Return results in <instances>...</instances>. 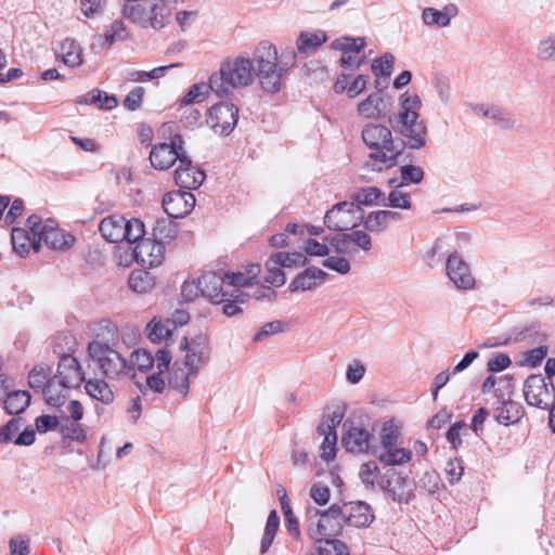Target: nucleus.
Segmentation results:
<instances>
[{
	"label": "nucleus",
	"mask_w": 555,
	"mask_h": 555,
	"mask_svg": "<svg viewBox=\"0 0 555 555\" xmlns=\"http://www.w3.org/2000/svg\"><path fill=\"white\" fill-rule=\"evenodd\" d=\"M90 361L109 379L132 376L135 372L146 375L147 387L163 392L170 387L179 396L190 391L191 380L210 361L211 346L204 333H189L178 343L176 359L168 347L155 351L137 348L131 351L129 362L103 339H93L88 346Z\"/></svg>",
	"instance_id": "f257e3e1"
},
{
	"label": "nucleus",
	"mask_w": 555,
	"mask_h": 555,
	"mask_svg": "<svg viewBox=\"0 0 555 555\" xmlns=\"http://www.w3.org/2000/svg\"><path fill=\"white\" fill-rule=\"evenodd\" d=\"M262 269L258 262L242 263L235 270H229L219 275V291L222 294V312L227 317H235L242 312L240 305L245 304L249 299L246 288L260 284V275Z\"/></svg>",
	"instance_id": "f03ea898"
},
{
	"label": "nucleus",
	"mask_w": 555,
	"mask_h": 555,
	"mask_svg": "<svg viewBox=\"0 0 555 555\" xmlns=\"http://www.w3.org/2000/svg\"><path fill=\"white\" fill-rule=\"evenodd\" d=\"M423 102L421 96L406 90L398 98L396 131L410 149H421L426 144L427 127L421 117Z\"/></svg>",
	"instance_id": "7ed1b4c3"
},
{
	"label": "nucleus",
	"mask_w": 555,
	"mask_h": 555,
	"mask_svg": "<svg viewBox=\"0 0 555 555\" xmlns=\"http://www.w3.org/2000/svg\"><path fill=\"white\" fill-rule=\"evenodd\" d=\"M362 140L369 149L372 160L383 168H392L402 153V147L396 143L391 130L382 124L369 122L362 129Z\"/></svg>",
	"instance_id": "20e7f679"
},
{
	"label": "nucleus",
	"mask_w": 555,
	"mask_h": 555,
	"mask_svg": "<svg viewBox=\"0 0 555 555\" xmlns=\"http://www.w3.org/2000/svg\"><path fill=\"white\" fill-rule=\"evenodd\" d=\"M302 250L309 258L318 257L326 259L323 266L327 269L336 271L340 274H346L350 271V262L343 256H335L333 254H343L347 250V236L343 233L330 236H309L304 240Z\"/></svg>",
	"instance_id": "39448f33"
},
{
	"label": "nucleus",
	"mask_w": 555,
	"mask_h": 555,
	"mask_svg": "<svg viewBox=\"0 0 555 555\" xmlns=\"http://www.w3.org/2000/svg\"><path fill=\"white\" fill-rule=\"evenodd\" d=\"M154 237L142 236L134 242L137 263L143 269L160 267L166 257L164 241H172L178 235L177 225L169 221H159L153 230Z\"/></svg>",
	"instance_id": "423d86ee"
},
{
	"label": "nucleus",
	"mask_w": 555,
	"mask_h": 555,
	"mask_svg": "<svg viewBox=\"0 0 555 555\" xmlns=\"http://www.w3.org/2000/svg\"><path fill=\"white\" fill-rule=\"evenodd\" d=\"M158 142L153 145L150 152L151 165L157 170L171 168L181 157L184 141L179 133L178 125L172 121L164 122L156 131Z\"/></svg>",
	"instance_id": "0eeeda50"
},
{
	"label": "nucleus",
	"mask_w": 555,
	"mask_h": 555,
	"mask_svg": "<svg viewBox=\"0 0 555 555\" xmlns=\"http://www.w3.org/2000/svg\"><path fill=\"white\" fill-rule=\"evenodd\" d=\"M403 423L396 417H386L377 425V437L382 450L377 454L380 463L387 466H397L408 463L412 452L405 448H398L397 443L402 436Z\"/></svg>",
	"instance_id": "6e6552de"
},
{
	"label": "nucleus",
	"mask_w": 555,
	"mask_h": 555,
	"mask_svg": "<svg viewBox=\"0 0 555 555\" xmlns=\"http://www.w3.org/2000/svg\"><path fill=\"white\" fill-rule=\"evenodd\" d=\"M293 65L289 56L279 55L275 47H263L257 53V75L266 91L278 92L282 78Z\"/></svg>",
	"instance_id": "1a4fd4ad"
},
{
	"label": "nucleus",
	"mask_w": 555,
	"mask_h": 555,
	"mask_svg": "<svg viewBox=\"0 0 555 555\" xmlns=\"http://www.w3.org/2000/svg\"><path fill=\"white\" fill-rule=\"evenodd\" d=\"M343 530V521L339 519L338 504H333L326 509L308 507L306 512V533L312 542L334 538Z\"/></svg>",
	"instance_id": "9d476101"
},
{
	"label": "nucleus",
	"mask_w": 555,
	"mask_h": 555,
	"mask_svg": "<svg viewBox=\"0 0 555 555\" xmlns=\"http://www.w3.org/2000/svg\"><path fill=\"white\" fill-rule=\"evenodd\" d=\"M102 237L111 243L127 241L129 244L137 242L145 235V224L139 218L127 219L121 215H109L99 223Z\"/></svg>",
	"instance_id": "9b49d317"
},
{
	"label": "nucleus",
	"mask_w": 555,
	"mask_h": 555,
	"mask_svg": "<svg viewBox=\"0 0 555 555\" xmlns=\"http://www.w3.org/2000/svg\"><path fill=\"white\" fill-rule=\"evenodd\" d=\"M27 384L31 389L41 391L49 405L60 406L64 402L65 395L57 386L53 366L49 363H35L27 374Z\"/></svg>",
	"instance_id": "f8f14e48"
},
{
	"label": "nucleus",
	"mask_w": 555,
	"mask_h": 555,
	"mask_svg": "<svg viewBox=\"0 0 555 555\" xmlns=\"http://www.w3.org/2000/svg\"><path fill=\"white\" fill-rule=\"evenodd\" d=\"M220 278L215 273H205L198 279L185 281L181 286V298L186 302H192L201 295L205 296L210 302L221 305L224 302L222 294L219 291Z\"/></svg>",
	"instance_id": "ddd939ff"
},
{
	"label": "nucleus",
	"mask_w": 555,
	"mask_h": 555,
	"mask_svg": "<svg viewBox=\"0 0 555 555\" xmlns=\"http://www.w3.org/2000/svg\"><path fill=\"white\" fill-rule=\"evenodd\" d=\"M340 440L346 452L361 455L371 451L373 434L364 422L349 418L343 424Z\"/></svg>",
	"instance_id": "4468645a"
},
{
	"label": "nucleus",
	"mask_w": 555,
	"mask_h": 555,
	"mask_svg": "<svg viewBox=\"0 0 555 555\" xmlns=\"http://www.w3.org/2000/svg\"><path fill=\"white\" fill-rule=\"evenodd\" d=\"M364 218V211L353 202L337 203L324 216L325 225L335 231H347L359 225Z\"/></svg>",
	"instance_id": "2eb2a0df"
},
{
	"label": "nucleus",
	"mask_w": 555,
	"mask_h": 555,
	"mask_svg": "<svg viewBox=\"0 0 555 555\" xmlns=\"http://www.w3.org/2000/svg\"><path fill=\"white\" fill-rule=\"evenodd\" d=\"M238 120V109L230 102H218L209 106L205 114L207 127L214 134L223 137L230 134Z\"/></svg>",
	"instance_id": "dca6fc26"
},
{
	"label": "nucleus",
	"mask_w": 555,
	"mask_h": 555,
	"mask_svg": "<svg viewBox=\"0 0 555 555\" xmlns=\"http://www.w3.org/2000/svg\"><path fill=\"white\" fill-rule=\"evenodd\" d=\"M525 401L534 408L547 409L555 400L552 383H546L542 375H530L522 387Z\"/></svg>",
	"instance_id": "f3484780"
},
{
	"label": "nucleus",
	"mask_w": 555,
	"mask_h": 555,
	"mask_svg": "<svg viewBox=\"0 0 555 555\" xmlns=\"http://www.w3.org/2000/svg\"><path fill=\"white\" fill-rule=\"evenodd\" d=\"M392 96L383 91H374L361 99L356 104V113L362 119H383L391 111Z\"/></svg>",
	"instance_id": "a211bd4d"
},
{
	"label": "nucleus",
	"mask_w": 555,
	"mask_h": 555,
	"mask_svg": "<svg viewBox=\"0 0 555 555\" xmlns=\"http://www.w3.org/2000/svg\"><path fill=\"white\" fill-rule=\"evenodd\" d=\"M220 78L229 87H245L254 80V65L244 57L228 60L221 65Z\"/></svg>",
	"instance_id": "6ab92c4d"
},
{
	"label": "nucleus",
	"mask_w": 555,
	"mask_h": 555,
	"mask_svg": "<svg viewBox=\"0 0 555 555\" xmlns=\"http://www.w3.org/2000/svg\"><path fill=\"white\" fill-rule=\"evenodd\" d=\"M36 234H39L41 245L46 244L48 247L53 249H66L72 247L76 240L75 236L61 228L53 219H41L38 217V222L34 223Z\"/></svg>",
	"instance_id": "aec40b11"
},
{
	"label": "nucleus",
	"mask_w": 555,
	"mask_h": 555,
	"mask_svg": "<svg viewBox=\"0 0 555 555\" xmlns=\"http://www.w3.org/2000/svg\"><path fill=\"white\" fill-rule=\"evenodd\" d=\"M446 272L452 284L462 291H470L476 285V279L469 263L463 255L449 253L446 261Z\"/></svg>",
	"instance_id": "412c9836"
},
{
	"label": "nucleus",
	"mask_w": 555,
	"mask_h": 555,
	"mask_svg": "<svg viewBox=\"0 0 555 555\" xmlns=\"http://www.w3.org/2000/svg\"><path fill=\"white\" fill-rule=\"evenodd\" d=\"M33 222H38V216H30L23 227L12 230V245L16 254L22 257L29 255L31 251H38L41 247V241L38 232L35 231Z\"/></svg>",
	"instance_id": "4be33fe9"
},
{
	"label": "nucleus",
	"mask_w": 555,
	"mask_h": 555,
	"mask_svg": "<svg viewBox=\"0 0 555 555\" xmlns=\"http://www.w3.org/2000/svg\"><path fill=\"white\" fill-rule=\"evenodd\" d=\"M55 374L57 386L62 389L77 388L85 380V374L78 360L70 356L64 354L59 361Z\"/></svg>",
	"instance_id": "5701e85b"
},
{
	"label": "nucleus",
	"mask_w": 555,
	"mask_h": 555,
	"mask_svg": "<svg viewBox=\"0 0 555 555\" xmlns=\"http://www.w3.org/2000/svg\"><path fill=\"white\" fill-rule=\"evenodd\" d=\"M370 81L365 74L340 73L334 79L332 90L337 95L353 100L366 91Z\"/></svg>",
	"instance_id": "b1692460"
},
{
	"label": "nucleus",
	"mask_w": 555,
	"mask_h": 555,
	"mask_svg": "<svg viewBox=\"0 0 555 555\" xmlns=\"http://www.w3.org/2000/svg\"><path fill=\"white\" fill-rule=\"evenodd\" d=\"M339 519L348 526L356 528L369 527L375 519L371 506L364 502L356 501L338 505Z\"/></svg>",
	"instance_id": "393cba45"
},
{
	"label": "nucleus",
	"mask_w": 555,
	"mask_h": 555,
	"mask_svg": "<svg viewBox=\"0 0 555 555\" xmlns=\"http://www.w3.org/2000/svg\"><path fill=\"white\" fill-rule=\"evenodd\" d=\"M332 47L340 55L343 65H360L362 63L365 41L363 37H337Z\"/></svg>",
	"instance_id": "a878e982"
},
{
	"label": "nucleus",
	"mask_w": 555,
	"mask_h": 555,
	"mask_svg": "<svg viewBox=\"0 0 555 555\" xmlns=\"http://www.w3.org/2000/svg\"><path fill=\"white\" fill-rule=\"evenodd\" d=\"M195 204L194 194L185 191L170 192L163 198V207L172 218H184L194 209Z\"/></svg>",
	"instance_id": "bb28decb"
},
{
	"label": "nucleus",
	"mask_w": 555,
	"mask_h": 555,
	"mask_svg": "<svg viewBox=\"0 0 555 555\" xmlns=\"http://www.w3.org/2000/svg\"><path fill=\"white\" fill-rule=\"evenodd\" d=\"M176 182L185 189H196L205 180V173L185 156L181 157L175 171Z\"/></svg>",
	"instance_id": "cd10ccee"
},
{
	"label": "nucleus",
	"mask_w": 555,
	"mask_h": 555,
	"mask_svg": "<svg viewBox=\"0 0 555 555\" xmlns=\"http://www.w3.org/2000/svg\"><path fill=\"white\" fill-rule=\"evenodd\" d=\"M325 272L318 267H309L298 273L288 284L291 293H304L320 286L325 280Z\"/></svg>",
	"instance_id": "c85d7f7f"
},
{
	"label": "nucleus",
	"mask_w": 555,
	"mask_h": 555,
	"mask_svg": "<svg viewBox=\"0 0 555 555\" xmlns=\"http://www.w3.org/2000/svg\"><path fill=\"white\" fill-rule=\"evenodd\" d=\"M506 393L500 395L502 406L495 415L496 421L502 425H509L518 422L521 417L520 405L511 399L513 386L506 382Z\"/></svg>",
	"instance_id": "c756f323"
},
{
	"label": "nucleus",
	"mask_w": 555,
	"mask_h": 555,
	"mask_svg": "<svg viewBox=\"0 0 555 555\" xmlns=\"http://www.w3.org/2000/svg\"><path fill=\"white\" fill-rule=\"evenodd\" d=\"M144 334L152 344L159 345L171 339L175 331L167 318L156 315L146 324Z\"/></svg>",
	"instance_id": "7c9ffc66"
},
{
	"label": "nucleus",
	"mask_w": 555,
	"mask_h": 555,
	"mask_svg": "<svg viewBox=\"0 0 555 555\" xmlns=\"http://www.w3.org/2000/svg\"><path fill=\"white\" fill-rule=\"evenodd\" d=\"M177 1L178 0H158L151 8L144 27L149 25L155 31L163 29L170 22L172 13L171 4L177 3Z\"/></svg>",
	"instance_id": "2f4dec72"
},
{
	"label": "nucleus",
	"mask_w": 555,
	"mask_h": 555,
	"mask_svg": "<svg viewBox=\"0 0 555 555\" xmlns=\"http://www.w3.org/2000/svg\"><path fill=\"white\" fill-rule=\"evenodd\" d=\"M217 80L218 76L214 75L210 77L209 83L197 82L192 85L180 98V105L186 106L204 102L208 98L210 91L217 88Z\"/></svg>",
	"instance_id": "473e14b6"
},
{
	"label": "nucleus",
	"mask_w": 555,
	"mask_h": 555,
	"mask_svg": "<svg viewBox=\"0 0 555 555\" xmlns=\"http://www.w3.org/2000/svg\"><path fill=\"white\" fill-rule=\"evenodd\" d=\"M397 220H399V214L388 209L371 211L363 218L365 229L373 233L386 231Z\"/></svg>",
	"instance_id": "72a5a7b5"
},
{
	"label": "nucleus",
	"mask_w": 555,
	"mask_h": 555,
	"mask_svg": "<svg viewBox=\"0 0 555 555\" xmlns=\"http://www.w3.org/2000/svg\"><path fill=\"white\" fill-rule=\"evenodd\" d=\"M85 391L93 400L103 405H111L115 401V393L111 386L101 378H89L85 382Z\"/></svg>",
	"instance_id": "f704fd0d"
},
{
	"label": "nucleus",
	"mask_w": 555,
	"mask_h": 555,
	"mask_svg": "<svg viewBox=\"0 0 555 555\" xmlns=\"http://www.w3.org/2000/svg\"><path fill=\"white\" fill-rule=\"evenodd\" d=\"M388 185L391 188L387 196V206L392 209L410 210L412 208L411 193L404 190V185L398 183L397 178H390Z\"/></svg>",
	"instance_id": "c9c22d12"
},
{
	"label": "nucleus",
	"mask_w": 555,
	"mask_h": 555,
	"mask_svg": "<svg viewBox=\"0 0 555 555\" xmlns=\"http://www.w3.org/2000/svg\"><path fill=\"white\" fill-rule=\"evenodd\" d=\"M156 286V279L142 269L132 270L128 278V287L137 295L150 294Z\"/></svg>",
	"instance_id": "e433bc0d"
},
{
	"label": "nucleus",
	"mask_w": 555,
	"mask_h": 555,
	"mask_svg": "<svg viewBox=\"0 0 555 555\" xmlns=\"http://www.w3.org/2000/svg\"><path fill=\"white\" fill-rule=\"evenodd\" d=\"M456 14L457 7L455 4H447L441 11L434 8L424 9L422 20L424 24L428 26L437 25L439 27H446Z\"/></svg>",
	"instance_id": "4c0bfd02"
},
{
	"label": "nucleus",
	"mask_w": 555,
	"mask_h": 555,
	"mask_svg": "<svg viewBox=\"0 0 555 555\" xmlns=\"http://www.w3.org/2000/svg\"><path fill=\"white\" fill-rule=\"evenodd\" d=\"M379 486L397 502H406L410 498L404 479L395 472H389L386 480H380Z\"/></svg>",
	"instance_id": "58836bf2"
},
{
	"label": "nucleus",
	"mask_w": 555,
	"mask_h": 555,
	"mask_svg": "<svg viewBox=\"0 0 555 555\" xmlns=\"http://www.w3.org/2000/svg\"><path fill=\"white\" fill-rule=\"evenodd\" d=\"M283 266L273 253L264 262L263 283L271 287H281L286 283Z\"/></svg>",
	"instance_id": "ea45409f"
},
{
	"label": "nucleus",
	"mask_w": 555,
	"mask_h": 555,
	"mask_svg": "<svg viewBox=\"0 0 555 555\" xmlns=\"http://www.w3.org/2000/svg\"><path fill=\"white\" fill-rule=\"evenodd\" d=\"M347 413V405L343 402H335L326 406L322 423L318 430H336Z\"/></svg>",
	"instance_id": "a19ab883"
},
{
	"label": "nucleus",
	"mask_w": 555,
	"mask_h": 555,
	"mask_svg": "<svg viewBox=\"0 0 555 555\" xmlns=\"http://www.w3.org/2000/svg\"><path fill=\"white\" fill-rule=\"evenodd\" d=\"M59 57L69 67H76L81 64V49L73 37H66L62 41Z\"/></svg>",
	"instance_id": "79ce46f5"
},
{
	"label": "nucleus",
	"mask_w": 555,
	"mask_h": 555,
	"mask_svg": "<svg viewBox=\"0 0 555 555\" xmlns=\"http://www.w3.org/2000/svg\"><path fill=\"white\" fill-rule=\"evenodd\" d=\"M351 198V202L362 208V206L379 205L384 199V193L376 186H367L354 191Z\"/></svg>",
	"instance_id": "37998d69"
},
{
	"label": "nucleus",
	"mask_w": 555,
	"mask_h": 555,
	"mask_svg": "<svg viewBox=\"0 0 555 555\" xmlns=\"http://www.w3.org/2000/svg\"><path fill=\"white\" fill-rule=\"evenodd\" d=\"M443 240L449 247V251L456 253L457 255L468 253L473 245L472 235L463 231H454L448 234Z\"/></svg>",
	"instance_id": "c03bdc74"
},
{
	"label": "nucleus",
	"mask_w": 555,
	"mask_h": 555,
	"mask_svg": "<svg viewBox=\"0 0 555 555\" xmlns=\"http://www.w3.org/2000/svg\"><path fill=\"white\" fill-rule=\"evenodd\" d=\"M30 403V395L26 390H14L8 393L4 400V409L9 414H20Z\"/></svg>",
	"instance_id": "a18cd8bd"
},
{
	"label": "nucleus",
	"mask_w": 555,
	"mask_h": 555,
	"mask_svg": "<svg viewBox=\"0 0 555 555\" xmlns=\"http://www.w3.org/2000/svg\"><path fill=\"white\" fill-rule=\"evenodd\" d=\"M319 435L323 437L319 448L320 457L325 462H331L337 454V434L336 430H318Z\"/></svg>",
	"instance_id": "49530a36"
},
{
	"label": "nucleus",
	"mask_w": 555,
	"mask_h": 555,
	"mask_svg": "<svg viewBox=\"0 0 555 555\" xmlns=\"http://www.w3.org/2000/svg\"><path fill=\"white\" fill-rule=\"evenodd\" d=\"M317 555H348L347 545L334 538L324 539L318 542H313Z\"/></svg>",
	"instance_id": "de8ad7c7"
},
{
	"label": "nucleus",
	"mask_w": 555,
	"mask_h": 555,
	"mask_svg": "<svg viewBox=\"0 0 555 555\" xmlns=\"http://www.w3.org/2000/svg\"><path fill=\"white\" fill-rule=\"evenodd\" d=\"M358 476L366 487L379 486L380 480H383L380 478V469L375 460L362 463L359 467Z\"/></svg>",
	"instance_id": "09e8293b"
},
{
	"label": "nucleus",
	"mask_w": 555,
	"mask_h": 555,
	"mask_svg": "<svg viewBox=\"0 0 555 555\" xmlns=\"http://www.w3.org/2000/svg\"><path fill=\"white\" fill-rule=\"evenodd\" d=\"M280 527V517L275 509L269 513L260 543V553L264 554L271 546Z\"/></svg>",
	"instance_id": "8fccbe9b"
},
{
	"label": "nucleus",
	"mask_w": 555,
	"mask_h": 555,
	"mask_svg": "<svg viewBox=\"0 0 555 555\" xmlns=\"http://www.w3.org/2000/svg\"><path fill=\"white\" fill-rule=\"evenodd\" d=\"M176 67L175 64L167 66H159L152 68L151 70H133L129 74V80L132 82H147L163 78L166 73Z\"/></svg>",
	"instance_id": "3c124183"
},
{
	"label": "nucleus",
	"mask_w": 555,
	"mask_h": 555,
	"mask_svg": "<svg viewBox=\"0 0 555 555\" xmlns=\"http://www.w3.org/2000/svg\"><path fill=\"white\" fill-rule=\"evenodd\" d=\"M393 62L395 59L391 54H384L373 61L371 69L376 77V83H378L380 79L389 78L393 68Z\"/></svg>",
	"instance_id": "603ef678"
},
{
	"label": "nucleus",
	"mask_w": 555,
	"mask_h": 555,
	"mask_svg": "<svg viewBox=\"0 0 555 555\" xmlns=\"http://www.w3.org/2000/svg\"><path fill=\"white\" fill-rule=\"evenodd\" d=\"M87 104H92L102 109L111 111L118 105V101L114 95H109L104 91H92L85 96Z\"/></svg>",
	"instance_id": "864d4df0"
},
{
	"label": "nucleus",
	"mask_w": 555,
	"mask_h": 555,
	"mask_svg": "<svg viewBox=\"0 0 555 555\" xmlns=\"http://www.w3.org/2000/svg\"><path fill=\"white\" fill-rule=\"evenodd\" d=\"M281 264L286 269L302 268L308 263L307 255L302 251H278L275 253Z\"/></svg>",
	"instance_id": "5fc2aeb1"
},
{
	"label": "nucleus",
	"mask_w": 555,
	"mask_h": 555,
	"mask_svg": "<svg viewBox=\"0 0 555 555\" xmlns=\"http://www.w3.org/2000/svg\"><path fill=\"white\" fill-rule=\"evenodd\" d=\"M112 261L116 267L127 269L131 267L133 261L137 262V255L134 247L118 246L115 248L112 255Z\"/></svg>",
	"instance_id": "6e6d98bb"
},
{
	"label": "nucleus",
	"mask_w": 555,
	"mask_h": 555,
	"mask_svg": "<svg viewBox=\"0 0 555 555\" xmlns=\"http://www.w3.org/2000/svg\"><path fill=\"white\" fill-rule=\"evenodd\" d=\"M309 498L318 506H325L331 500V490L322 481L313 482L309 488Z\"/></svg>",
	"instance_id": "4d7b16f0"
},
{
	"label": "nucleus",
	"mask_w": 555,
	"mask_h": 555,
	"mask_svg": "<svg viewBox=\"0 0 555 555\" xmlns=\"http://www.w3.org/2000/svg\"><path fill=\"white\" fill-rule=\"evenodd\" d=\"M547 354V348L544 346L534 348L532 350L526 351L521 354V358L518 361L520 366H529L534 367L541 363V361Z\"/></svg>",
	"instance_id": "13d9d810"
},
{
	"label": "nucleus",
	"mask_w": 555,
	"mask_h": 555,
	"mask_svg": "<svg viewBox=\"0 0 555 555\" xmlns=\"http://www.w3.org/2000/svg\"><path fill=\"white\" fill-rule=\"evenodd\" d=\"M401 180L398 183L406 186L410 183H420L424 177V171L421 167L414 165H405L400 168Z\"/></svg>",
	"instance_id": "bf43d9fd"
},
{
	"label": "nucleus",
	"mask_w": 555,
	"mask_h": 555,
	"mask_svg": "<svg viewBox=\"0 0 555 555\" xmlns=\"http://www.w3.org/2000/svg\"><path fill=\"white\" fill-rule=\"evenodd\" d=\"M323 228L315 227L311 224H298V223H288L285 227L286 234L289 235H297V236H319L323 233Z\"/></svg>",
	"instance_id": "052dcab7"
},
{
	"label": "nucleus",
	"mask_w": 555,
	"mask_h": 555,
	"mask_svg": "<svg viewBox=\"0 0 555 555\" xmlns=\"http://www.w3.org/2000/svg\"><path fill=\"white\" fill-rule=\"evenodd\" d=\"M535 48L540 59L555 60V37H538Z\"/></svg>",
	"instance_id": "680f3d73"
},
{
	"label": "nucleus",
	"mask_w": 555,
	"mask_h": 555,
	"mask_svg": "<svg viewBox=\"0 0 555 555\" xmlns=\"http://www.w3.org/2000/svg\"><path fill=\"white\" fill-rule=\"evenodd\" d=\"M7 55L0 49V83H5L12 80H16L22 77V70L20 68L7 69Z\"/></svg>",
	"instance_id": "e2e57ef3"
},
{
	"label": "nucleus",
	"mask_w": 555,
	"mask_h": 555,
	"mask_svg": "<svg viewBox=\"0 0 555 555\" xmlns=\"http://www.w3.org/2000/svg\"><path fill=\"white\" fill-rule=\"evenodd\" d=\"M325 42V37H299L297 48L300 53L311 54Z\"/></svg>",
	"instance_id": "0e129e2a"
},
{
	"label": "nucleus",
	"mask_w": 555,
	"mask_h": 555,
	"mask_svg": "<svg viewBox=\"0 0 555 555\" xmlns=\"http://www.w3.org/2000/svg\"><path fill=\"white\" fill-rule=\"evenodd\" d=\"M282 513L285 519V528L287 532L294 537L295 540L299 541L301 539L300 525L293 508L283 511Z\"/></svg>",
	"instance_id": "69168bd1"
},
{
	"label": "nucleus",
	"mask_w": 555,
	"mask_h": 555,
	"mask_svg": "<svg viewBox=\"0 0 555 555\" xmlns=\"http://www.w3.org/2000/svg\"><path fill=\"white\" fill-rule=\"evenodd\" d=\"M144 94H145V90L143 87L133 88L127 94V96L124 101V105L130 111L138 109L143 103Z\"/></svg>",
	"instance_id": "338daca9"
},
{
	"label": "nucleus",
	"mask_w": 555,
	"mask_h": 555,
	"mask_svg": "<svg viewBox=\"0 0 555 555\" xmlns=\"http://www.w3.org/2000/svg\"><path fill=\"white\" fill-rule=\"evenodd\" d=\"M365 374V366L360 361H351L346 369V378L350 384H358Z\"/></svg>",
	"instance_id": "774afa93"
}]
</instances>
